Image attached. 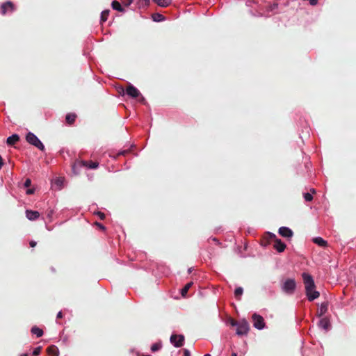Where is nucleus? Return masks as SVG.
<instances>
[{
  "label": "nucleus",
  "instance_id": "obj_1",
  "mask_svg": "<svg viewBox=\"0 0 356 356\" xmlns=\"http://www.w3.org/2000/svg\"><path fill=\"white\" fill-rule=\"evenodd\" d=\"M302 277L305 284L306 296L309 301H313L318 298L320 293L315 290V284L313 277L306 273H303Z\"/></svg>",
  "mask_w": 356,
  "mask_h": 356
},
{
  "label": "nucleus",
  "instance_id": "obj_2",
  "mask_svg": "<svg viewBox=\"0 0 356 356\" xmlns=\"http://www.w3.org/2000/svg\"><path fill=\"white\" fill-rule=\"evenodd\" d=\"M296 289V282L293 278L284 280L281 284V290L286 295L291 296Z\"/></svg>",
  "mask_w": 356,
  "mask_h": 356
},
{
  "label": "nucleus",
  "instance_id": "obj_3",
  "mask_svg": "<svg viewBox=\"0 0 356 356\" xmlns=\"http://www.w3.org/2000/svg\"><path fill=\"white\" fill-rule=\"evenodd\" d=\"M26 141L36 147L37 148H38L40 150H42V151H44V145L42 144V143L40 141V140L37 137L36 135H35L33 133H31V132H29L27 134H26Z\"/></svg>",
  "mask_w": 356,
  "mask_h": 356
},
{
  "label": "nucleus",
  "instance_id": "obj_4",
  "mask_svg": "<svg viewBox=\"0 0 356 356\" xmlns=\"http://www.w3.org/2000/svg\"><path fill=\"white\" fill-rule=\"evenodd\" d=\"M99 163L97 162H92V161H76L73 165H72V170L75 174H78L77 172H76V168L77 167H86L90 169H95L98 167Z\"/></svg>",
  "mask_w": 356,
  "mask_h": 356
},
{
  "label": "nucleus",
  "instance_id": "obj_5",
  "mask_svg": "<svg viewBox=\"0 0 356 356\" xmlns=\"http://www.w3.org/2000/svg\"><path fill=\"white\" fill-rule=\"evenodd\" d=\"M236 327V333L238 336L246 335L250 330L249 324L245 319L239 321Z\"/></svg>",
  "mask_w": 356,
  "mask_h": 356
},
{
  "label": "nucleus",
  "instance_id": "obj_6",
  "mask_svg": "<svg viewBox=\"0 0 356 356\" xmlns=\"http://www.w3.org/2000/svg\"><path fill=\"white\" fill-rule=\"evenodd\" d=\"M16 10L14 3L10 1H7L1 4L0 13L2 15H6L8 13H13Z\"/></svg>",
  "mask_w": 356,
  "mask_h": 356
},
{
  "label": "nucleus",
  "instance_id": "obj_7",
  "mask_svg": "<svg viewBox=\"0 0 356 356\" xmlns=\"http://www.w3.org/2000/svg\"><path fill=\"white\" fill-rule=\"evenodd\" d=\"M253 321V326L257 330H263L265 327V322L264 318L257 314H254L252 316Z\"/></svg>",
  "mask_w": 356,
  "mask_h": 356
},
{
  "label": "nucleus",
  "instance_id": "obj_8",
  "mask_svg": "<svg viewBox=\"0 0 356 356\" xmlns=\"http://www.w3.org/2000/svg\"><path fill=\"white\" fill-rule=\"evenodd\" d=\"M170 341L175 347L179 348L184 345V336L182 334H172Z\"/></svg>",
  "mask_w": 356,
  "mask_h": 356
},
{
  "label": "nucleus",
  "instance_id": "obj_9",
  "mask_svg": "<svg viewBox=\"0 0 356 356\" xmlns=\"http://www.w3.org/2000/svg\"><path fill=\"white\" fill-rule=\"evenodd\" d=\"M126 94L132 98H136L141 96L140 91L135 86L131 84L127 88Z\"/></svg>",
  "mask_w": 356,
  "mask_h": 356
},
{
  "label": "nucleus",
  "instance_id": "obj_10",
  "mask_svg": "<svg viewBox=\"0 0 356 356\" xmlns=\"http://www.w3.org/2000/svg\"><path fill=\"white\" fill-rule=\"evenodd\" d=\"M270 236L275 238L274 248L279 252H283L286 248V245L280 239L276 238V236L270 234Z\"/></svg>",
  "mask_w": 356,
  "mask_h": 356
},
{
  "label": "nucleus",
  "instance_id": "obj_11",
  "mask_svg": "<svg viewBox=\"0 0 356 356\" xmlns=\"http://www.w3.org/2000/svg\"><path fill=\"white\" fill-rule=\"evenodd\" d=\"M279 234L285 238H291L293 236L292 230L287 227H281L279 229Z\"/></svg>",
  "mask_w": 356,
  "mask_h": 356
},
{
  "label": "nucleus",
  "instance_id": "obj_12",
  "mask_svg": "<svg viewBox=\"0 0 356 356\" xmlns=\"http://www.w3.org/2000/svg\"><path fill=\"white\" fill-rule=\"evenodd\" d=\"M318 325L320 328L327 331L330 327V320L327 318H323L319 321Z\"/></svg>",
  "mask_w": 356,
  "mask_h": 356
},
{
  "label": "nucleus",
  "instance_id": "obj_13",
  "mask_svg": "<svg viewBox=\"0 0 356 356\" xmlns=\"http://www.w3.org/2000/svg\"><path fill=\"white\" fill-rule=\"evenodd\" d=\"M40 216V213L37 211H32V210H26V217L29 220H35L38 219Z\"/></svg>",
  "mask_w": 356,
  "mask_h": 356
},
{
  "label": "nucleus",
  "instance_id": "obj_14",
  "mask_svg": "<svg viewBox=\"0 0 356 356\" xmlns=\"http://www.w3.org/2000/svg\"><path fill=\"white\" fill-rule=\"evenodd\" d=\"M19 140V136L17 134H13L7 138L8 145H13Z\"/></svg>",
  "mask_w": 356,
  "mask_h": 356
},
{
  "label": "nucleus",
  "instance_id": "obj_15",
  "mask_svg": "<svg viewBox=\"0 0 356 356\" xmlns=\"http://www.w3.org/2000/svg\"><path fill=\"white\" fill-rule=\"evenodd\" d=\"M111 6L113 10H118L119 12L124 11V9L118 1H113L111 3Z\"/></svg>",
  "mask_w": 356,
  "mask_h": 356
},
{
  "label": "nucleus",
  "instance_id": "obj_16",
  "mask_svg": "<svg viewBox=\"0 0 356 356\" xmlns=\"http://www.w3.org/2000/svg\"><path fill=\"white\" fill-rule=\"evenodd\" d=\"M31 332L33 334L36 335L37 337H40L43 335L42 330L36 326H33L31 328Z\"/></svg>",
  "mask_w": 356,
  "mask_h": 356
},
{
  "label": "nucleus",
  "instance_id": "obj_17",
  "mask_svg": "<svg viewBox=\"0 0 356 356\" xmlns=\"http://www.w3.org/2000/svg\"><path fill=\"white\" fill-rule=\"evenodd\" d=\"M158 6L161 7H167L171 3L172 0H153Z\"/></svg>",
  "mask_w": 356,
  "mask_h": 356
},
{
  "label": "nucleus",
  "instance_id": "obj_18",
  "mask_svg": "<svg viewBox=\"0 0 356 356\" xmlns=\"http://www.w3.org/2000/svg\"><path fill=\"white\" fill-rule=\"evenodd\" d=\"M193 284V282H188L184 286V288H182L181 289V295L183 296V297H186L187 293H188V289L191 287V286Z\"/></svg>",
  "mask_w": 356,
  "mask_h": 356
},
{
  "label": "nucleus",
  "instance_id": "obj_19",
  "mask_svg": "<svg viewBox=\"0 0 356 356\" xmlns=\"http://www.w3.org/2000/svg\"><path fill=\"white\" fill-rule=\"evenodd\" d=\"M47 352L49 355H51L52 356H58V350L54 346L49 347L47 348Z\"/></svg>",
  "mask_w": 356,
  "mask_h": 356
},
{
  "label": "nucleus",
  "instance_id": "obj_20",
  "mask_svg": "<svg viewBox=\"0 0 356 356\" xmlns=\"http://www.w3.org/2000/svg\"><path fill=\"white\" fill-rule=\"evenodd\" d=\"M243 293V289L241 286L236 288L234 291V296L237 300H241V296Z\"/></svg>",
  "mask_w": 356,
  "mask_h": 356
},
{
  "label": "nucleus",
  "instance_id": "obj_21",
  "mask_svg": "<svg viewBox=\"0 0 356 356\" xmlns=\"http://www.w3.org/2000/svg\"><path fill=\"white\" fill-rule=\"evenodd\" d=\"M327 309V303H322L320 309L318 310V316H323Z\"/></svg>",
  "mask_w": 356,
  "mask_h": 356
},
{
  "label": "nucleus",
  "instance_id": "obj_22",
  "mask_svg": "<svg viewBox=\"0 0 356 356\" xmlns=\"http://www.w3.org/2000/svg\"><path fill=\"white\" fill-rule=\"evenodd\" d=\"M76 115L74 113H69L66 115V121L69 124H72L74 122Z\"/></svg>",
  "mask_w": 356,
  "mask_h": 356
},
{
  "label": "nucleus",
  "instance_id": "obj_23",
  "mask_svg": "<svg viewBox=\"0 0 356 356\" xmlns=\"http://www.w3.org/2000/svg\"><path fill=\"white\" fill-rule=\"evenodd\" d=\"M314 242L315 243L318 244V245L322 246V247L325 246L326 245V243H327L326 241L323 238H322L321 237L314 238Z\"/></svg>",
  "mask_w": 356,
  "mask_h": 356
},
{
  "label": "nucleus",
  "instance_id": "obj_24",
  "mask_svg": "<svg viewBox=\"0 0 356 356\" xmlns=\"http://www.w3.org/2000/svg\"><path fill=\"white\" fill-rule=\"evenodd\" d=\"M152 19L154 22H162L164 20V17L159 13H155L152 15Z\"/></svg>",
  "mask_w": 356,
  "mask_h": 356
},
{
  "label": "nucleus",
  "instance_id": "obj_25",
  "mask_svg": "<svg viewBox=\"0 0 356 356\" xmlns=\"http://www.w3.org/2000/svg\"><path fill=\"white\" fill-rule=\"evenodd\" d=\"M109 10H103L101 13V21L104 22L107 20L108 16L109 15Z\"/></svg>",
  "mask_w": 356,
  "mask_h": 356
},
{
  "label": "nucleus",
  "instance_id": "obj_26",
  "mask_svg": "<svg viewBox=\"0 0 356 356\" xmlns=\"http://www.w3.org/2000/svg\"><path fill=\"white\" fill-rule=\"evenodd\" d=\"M161 343H153L151 346V350L152 352H156L161 348Z\"/></svg>",
  "mask_w": 356,
  "mask_h": 356
},
{
  "label": "nucleus",
  "instance_id": "obj_27",
  "mask_svg": "<svg viewBox=\"0 0 356 356\" xmlns=\"http://www.w3.org/2000/svg\"><path fill=\"white\" fill-rule=\"evenodd\" d=\"M303 196L306 202H310L313 199L312 195L309 193H304Z\"/></svg>",
  "mask_w": 356,
  "mask_h": 356
},
{
  "label": "nucleus",
  "instance_id": "obj_28",
  "mask_svg": "<svg viewBox=\"0 0 356 356\" xmlns=\"http://www.w3.org/2000/svg\"><path fill=\"white\" fill-rule=\"evenodd\" d=\"M40 351H41V347L40 346H38V347H36L33 353H32V355L33 356H38L40 353Z\"/></svg>",
  "mask_w": 356,
  "mask_h": 356
},
{
  "label": "nucleus",
  "instance_id": "obj_29",
  "mask_svg": "<svg viewBox=\"0 0 356 356\" xmlns=\"http://www.w3.org/2000/svg\"><path fill=\"white\" fill-rule=\"evenodd\" d=\"M277 8V4L273 3L268 6V12H273Z\"/></svg>",
  "mask_w": 356,
  "mask_h": 356
},
{
  "label": "nucleus",
  "instance_id": "obj_30",
  "mask_svg": "<svg viewBox=\"0 0 356 356\" xmlns=\"http://www.w3.org/2000/svg\"><path fill=\"white\" fill-rule=\"evenodd\" d=\"M133 1L134 0H122V3L126 6H130L132 3Z\"/></svg>",
  "mask_w": 356,
  "mask_h": 356
},
{
  "label": "nucleus",
  "instance_id": "obj_31",
  "mask_svg": "<svg viewBox=\"0 0 356 356\" xmlns=\"http://www.w3.org/2000/svg\"><path fill=\"white\" fill-rule=\"evenodd\" d=\"M31 181L30 179H26L24 183V186L25 188H28L31 186Z\"/></svg>",
  "mask_w": 356,
  "mask_h": 356
},
{
  "label": "nucleus",
  "instance_id": "obj_32",
  "mask_svg": "<svg viewBox=\"0 0 356 356\" xmlns=\"http://www.w3.org/2000/svg\"><path fill=\"white\" fill-rule=\"evenodd\" d=\"M238 324V322L234 321V319H230V325L232 326L237 327Z\"/></svg>",
  "mask_w": 356,
  "mask_h": 356
},
{
  "label": "nucleus",
  "instance_id": "obj_33",
  "mask_svg": "<svg viewBox=\"0 0 356 356\" xmlns=\"http://www.w3.org/2000/svg\"><path fill=\"white\" fill-rule=\"evenodd\" d=\"M97 215L99 217L100 219L103 220L105 218V214L102 212L98 211Z\"/></svg>",
  "mask_w": 356,
  "mask_h": 356
},
{
  "label": "nucleus",
  "instance_id": "obj_34",
  "mask_svg": "<svg viewBox=\"0 0 356 356\" xmlns=\"http://www.w3.org/2000/svg\"><path fill=\"white\" fill-rule=\"evenodd\" d=\"M184 356H191V353L188 349L184 350Z\"/></svg>",
  "mask_w": 356,
  "mask_h": 356
},
{
  "label": "nucleus",
  "instance_id": "obj_35",
  "mask_svg": "<svg viewBox=\"0 0 356 356\" xmlns=\"http://www.w3.org/2000/svg\"><path fill=\"white\" fill-rule=\"evenodd\" d=\"M309 3L312 5V6H316L317 3H318V0H309Z\"/></svg>",
  "mask_w": 356,
  "mask_h": 356
},
{
  "label": "nucleus",
  "instance_id": "obj_36",
  "mask_svg": "<svg viewBox=\"0 0 356 356\" xmlns=\"http://www.w3.org/2000/svg\"><path fill=\"white\" fill-rule=\"evenodd\" d=\"M33 193H34V189L33 188H29L26 191V194H28V195L33 194Z\"/></svg>",
  "mask_w": 356,
  "mask_h": 356
},
{
  "label": "nucleus",
  "instance_id": "obj_37",
  "mask_svg": "<svg viewBox=\"0 0 356 356\" xmlns=\"http://www.w3.org/2000/svg\"><path fill=\"white\" fill-rule=\"evenodd\" d=\"M96 225L102 230H104L105 229V227L101 224V223H99V222H96Z\"/></svg>",
  "mask_w": 356,
  "mask_h": 356
},
{
  "label": "nucleus",
  "instance_id": "obj_38",
  "mask_svg": "<svg viewBox=\"0 0 356 356\" xmlns=\"http://www.w3.org/2000/svg\"><path fill=\"white\" fill-rule=\"evenodd\" d=\"M62 182H63V181H62V180H61L60 179H57L56 180V184L57 185H58V186H60V185L62 184Z\"/></svg>",
  "mask_w": 356,
  "mask_h": 356
},
{
  "label": "nucleus",
  "instance_id": "obj_39",
  "mask_svg": "<svg viewBox=\"0 0 356 356\" xmlns=\"http://www.w3.org/2000/svg\"><path fill=\"white\" fill-rule=\"evenodd\" d=\"M52 215H53V210H50L49 211H48V213H47V217H48L49 218H51V216H52Z\"/></svg>",
  "mask_w": 356,
  "mask_h": 356
},
{
  "label": "nucleus",
  "instance_id": "obj_40",
  "mask_svg": "<svg viewBox=\"0 0 356 356\" xmlns=\"http://www.w3.org/2000/svg\"><path fill=\"white\" fill-rule=\"evenodd\" d=\"M57 318H60L63 317V313L61 311H60L58 314H57V316H56Z\"/></svg>",
  "mask_w": 356,
  "mask_h": 356
},
{
  "label": "nucleus",
  "instance_id": "obj_41",
  "mask_svg": "<svg viewBox=\"0 0 356 356\" xmlns=\"http://www.w3.org/2000/svg\"><path fill=\"white\" fill-rule=\"evenodd\" d=\"M36 245V242L35 241H31L30 242V246L32 247V248H34L35 246Z\"/></svg>",
  "mask_w": 356,
  "mask_h": 356
},
{
  "label": "nucleus",
  "instance_id": "obj_42",
  "mask_svg": "<svg viewBox=\"0 0 356 356\" xmlns=\"http://www.w3.org/2000/svg\"><path fill=\"white\" fill-rule=\"evenodd\" d=\"M125 153H127V151H122L118 153V155H124Z\"/></svg>",
  "mask_w": 356,
  "mask_h": 356
},
{
  "label": "nucleus",
  "instance_id": "obj_43",
  "mask_svg": "<svg viewBox=\"0 0 356 356\" xmlns=\"http://www.w3.org/2000/svg\"><path fill=\"white\" fill-rule=\"evenodd\" d=\"M143 2H145V4H148L149 3V0H140Z\"/></svg>",
  "mask_w": 356,
  "mask_h": 356
},
{
  "label": "nucleus",
  "instance_id": "obj_44",
  "mask_svg": "<svg viewBox=\"0 0 356 356\" xmlns=\"http://www.w3.org/2000/svg\"><path fill=\"white\" fill-rule=\"evenodd\" d=\"M192 273V268H188V273L190 274Z\"/></svg>",
  "mask_w": 356,
  "mask_h": 356
},
{
  "label": "nucleus",
  "instance_id": "obj_45",
  "mask_svg": "<svg viewBox=\"0 0 356 356\" xmlns=\"http://www.w3.org/2000/svg\"><path fill=\"white\" fill-rule=\"evenodd\" d=\"M140 101H141V102L145 101V98H144L143 96H141V97H140Z\"/></svg>",
  "mask_w": 356,
  "mask_h": 356
},
{
  "label": "nucleus",
  "instance_id": "obj_46",
  "mask_svg": "<svg viewBox=\"0 0 356 356\" xmlns=\"http://www.w3.org/2000/svg\"><path fill=\"white\" fill-rule=\"evenodd\" d=\"M20 356H28V354L27 353H23V354L20 355Z\"/></svg>",
  "mask_w": 356,
  "mask_h": 356
},
{
  "label": "nucleus",
  "instance_id": "obj_47",
  "mask_svg": "<svg viewBox=\"0 0 356 356\" xmlns=\"http://www.w3.org/2000/svg\"><path fill=\"white\" fill-rule=\"evenodd\" d=\"M232 356H237V354L236 353H232Z\"/></svg>",
  "mask_w": 356,
  "mask_h": 356
},
{
  "label": "nucleus",
  "instance_id": "obj_48",
  "mask_svg": "<svg viewBox=\"0 0 356 356\" xmlns=\"http://www.w3.org/2000/svg\"><path fill=\"white\" fill-rule=\"evenodd\" d=\"M311 191H312V193H314L316 192L314 188L311 189Z\"/></svg>",
  "mask_w": 356,
  "mask_h": 356
},
{
  "label": "nucleus",
  "instance_id": "obj_49",
  "mask_svg": "<svg viewBox=\"0 0 356 356\" xmlns=\"http://www.w3.org/2000/svg\"><path fill=\"white\" fill-rule=\"evenodd\" d=\"M204 356H211L210 354H205Z\"/></svg>",
  "mask_w": 356,
  "mask_h": 356
}]
</instances>
